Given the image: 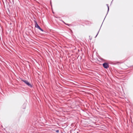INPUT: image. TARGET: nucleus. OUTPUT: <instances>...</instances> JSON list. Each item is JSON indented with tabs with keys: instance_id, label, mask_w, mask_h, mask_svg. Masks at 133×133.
<instances>
[{
	"instance_id": "obj_1",
	"label": "nucleus",
	"mask_w": 133,
	"mask_h": 133,
	"mask_svg": "<svg viewBox=\"0 0 133 133\" xmlns=\"http://www.w3.org/2000/svg\"><path fill=\"white\" fill-rule=\"evenodd\" d=\"M34 22L35 23V27L37 28V29H39L41 31H43V30L39 26V25L37 24L36 21H34Z\"/></svg>"
},
{
	"instance_id": "obj_2",
	"label": "nucleus",
	"mask_w": 133,
	"mask_h": 133,
	"mask_svg": "<svg viewBox=\"0 0 133 133\" xmlns=\"http://www.w3.org/2000/svg\"><path fill=\"white\" fill-rule=\"evenodd\" d=\"M23 81L28 86L30 87H32L31 85L27 81L23 80Z\"/></svg>"
},
{
	"instance_id": "obj_3",
	"label": "nucleus",
	"mask_w": 133,
	"mask_h": 133,
	"mask_svg": "<svg viewBox=\"0 0 133 133\" xmlns=\"http://www.w3.org/2000/svg\"><path fill=\"white\" fill-rule=\"evenodd\" d=\"M103 65V66L105 68H107L108 67V64L107 63H104Z\"/></svg>"
},
{
	"instance_id": "obj_4",
	"label": "nucleus",
	"mask_w": 133,
	"mask_h": 133,
	"mask_svg": "<svg viewBox=\"0 0 133 133\" xmlns=\"http://www.w3.org/2000/svg\"><path fill=\"white\" fill-rule=\"evenodd\" d=\"M106 5H107V7H108V11H109V10L108 4H107Z\"/></svg>"
},
{
	"instance_id": "obj_5",
	"label": "nucleus",
	"mask_w": 133,
	"mask_h": 133,
	"mask_svg": "<svg viewBox=\"0 0 133 133\" xmlns=\"http://www.w3.org/2000/svg\"><path fill=\"white\" fill-rule=\"evenodd\" d=\"M99 32V31L98 32H98ZM98 33H97V35H96V36L95 37H96L97 36V35H98Z\"/></svg>"
},
{
	"instance_id": "obj_6",
	"label": "nucleus",
	"mask_w": 133,
	"mask_h": 133,
	"mask_svg": "<svg viewBox=\"0 0 133 133\" xmlns=\"http://www.w3.org/2000/svg\"><path fill=\"white\" fill-rule=\"evenodd\" d=\"M58 131H58V130H56V131L57 132H58Z\"/></svg>"
}]
</instances>
